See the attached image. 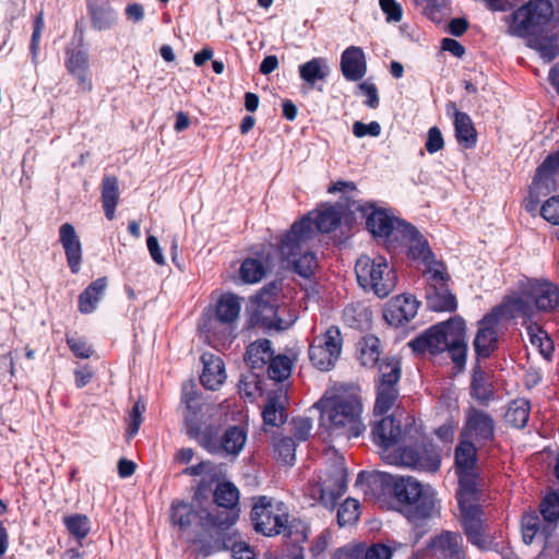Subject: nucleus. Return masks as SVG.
Listing matches in <instances>:
<instances>
[{
	"label": "nucleus",
	"instance_id": "1",
	"mask_svg": "<svg viewBox=\"0 0 559 559\" xmlns=\"http://www.w3.org/2000/svg\"><path fill=\"white\" fill-rule=\"evenodd\" d=\"M341 223V214L332 206L304 216L295 222L281 238L280 254L300 276L309 277L318 266L309 241L317 233H330Z\"/></svg>",
	"mask_w": 559,
	"mask_h": 559
},
{
	"label": "nucleus",
	"instance_id": "2",
	"mask_svg": "<svg viewBox=\"0 0 559 559\" xmlns=\"http://www.w3.org/2000/svg\"><path fill=\"white\" fill-rule=\"evenodd\" d=\"M373 433L383 448L381 456L386 463L427 473L439 471L441 455L431 443L392 449L402 437L401 425L392 416L380 420Z\"/></svg>",
	"mask_w": 559,
	"mask_h": 559
},
{
	"label": "nucleus",
	"instance_id": "3",
	"mask_svg": "<svg viewBox=\"0 0 559 559\" xmlns=\"http://www.w3.org/2000/svg\"><path fill=\"white\" fill-rule=\"evenodd\" d=\"M414 350L431 354L448 350L453 362L462 368L466 358L465 326L459 319L450 320L429 329L411 343Z\"/></svg>",
	"mask_w": 559,
	"mask_h": 559
},
{
	"label": "nucleus",
	"instance_id": "4",
	"mask_svg": "<svg viewBox=\"0 0 559 559\" xmlns=\"http://www.w3.org/2000/svg\"><path fill=\"white\" fill-rule=\"evenodd\" d=\"M317 406L331 429L341 430L347 438L359 437L365 430L360 421L361 405L354 395L335 394L325 396Z\"/></svg>",
	"mask_w": 559,
	"mask_h": 559
},
{
	"label": "nucleus",
	"instance_id": "5",
	"mask_svg": "<svg viewBox=\"0 0 559 559\" xmlns=\"http://www.w3.org/2000/svg\"><path fill=\"white\" fill-rule=\"evenodd\" d=\"M532 312L523 299H506L502 305L495 308L480 322L474 345L477 354L488 357L497 347L496 325L500 320H509L518 316H526Z\"/></svg>",
	"mask_w": 559,
	"mask_h": 559
},
{
	"label": "nucleus",
	"instance_id": "6",
	"mask_svg": "<svg viewBox=\"0 0 559 559\" xmlns=\"http://www.w3.org/2000/svg\"><path fill=\"white\" fill-rule=\"evenodd\" d=\"M325 456L330 465L316 479L310 481L309 492L313 499L319 500L324 506H333L345 492L346 468L343 456L335 450H329Z\"/></svg>",
	"mask_w": 559,
	"mask_h": 559
},
{
	"label": "nucleus",
	"instance_id": "7",
	"mask_svg": "<svg viewBox=\"0 0 559 559\" xmlns=\"http://www.w3.org/2000/svg\"><path fill=\"white\" fill-rule=\"evenodd\" d=\"M355 272L360 286L379 297H386L395 288V271L383 257H360L356 262Z\"/></svg>",
	"mask_w": 559,
	"mask_h": 559
},
{
	"label": "nucleus",
	"instance_id": "8",
	"mask_svg": "<svg viewBox=\"0 0 559 559\" xmlns=\"http://www.w3.org/2000/svg\"><path fill=\"white\" fill-rule=\"evenodd\" d=\"M552 15V4L548 0H532L513 13L510 32L532 37L555 24L550 21Z\"/></svg>",
	"mask_w": 559,
	"mask_h": 559
},
{
	"label": "nucleus",
	"instance_id": "9",
	"mask_svg": "<svg viewBox=\"0 0 559 559\" xmlns=\"http://www.w3.org/2000/svg\"><path fill=\"white\" fill-rule=\"evenodd\" d=\"M392 491L400 503L415 506L417 518H428L435 511L433 493L429 489H425L418 480L411 476L393 478Z\"/></svg>",
	"mask_w": 559,
	"mask_h": 559
},
{
	"label": "nucleus",
	"instance_id": "10",
	"mask_svg": "<svg viewBox=\"0 0 559 559\" xmlns=\"http://www.w3.org/2000/svg\"><path fill=\"white\" fill-rule=\"evenodd\" d=\"M343 346V337L337 326H330L317 335L309 348L312 364L320 370H330L338 359Z\"/></svg>",
	"mask_w": 559,
	"mask_h": 559
},
{
	"label": "nucleus",
	"instance_id": "11",
	"mask_svg": "<svg viewBox=\"0 0 559 559\" xmlns=\"http://www.w3.org/2000/svg\"><path fill=\"white\" fill-rule=\"evenodd\" d=\"M255 531L267 535L286 532L288 515L280 503H273L267 497H260L251 514Z\"/></svg>",
	"mask_w": 559,
	"mask_h": 559
},
{
	"label": "nucleus",
	"instance_id": "12",
	"mask_svg": "<svg viewBox=\"0 0 559 559\" xmlns=\"http://www.w3.org/2000/svg\"><path fill=\"white\" fill-rule=\"evenodd\" d=\"M477 500L478 490L459 491V503L465 533L473 544L478 547H483L485 545V538L483 535V522Z\"/></svg>",
	"mask_w": 559,
	"mask_h": 559
},
{
	"label": "nucleus",
	"instance_id": "13",
	"mask_svg": "<svg viewBox=\"0 0 559 559\" xmlns=\"http://www.w3.org/2000/svg\"><path fill=\"white\" fill-rule=\"evenodd\" d=\"M559 169V151L550 154L537 168L530 188L527 207L534 210L540 197H546L556 189V175Z\"/></svg>",
	"mask_w": 559,
	"mask_h": 559
},
{
	"label": "nucleus",
	"instance_id": "14",
	"mask_svg": "<svg viewBox=\"0 0 559 559\" xmlns=\"http://www.w3.org/2000/svg\"><path fill=\"white\" fill-rule=\"evenodd\" d=\"M455 464L460 477L459 491L478 490L476 448L471 440L462 438L455 451Z\"/></svg>",
	"mask_w": 559,
	"mask_h": 559
},
{
	"label": "nucleus",
	"instance_id": "15",
	"mask_svg": "<svg viewBox=\"0 0 559 559\" xmlns=\"http://www.w3.org/2000/svg\"><path fill=\"white\" fill-rule=\"evenodd\" d=\"M286 312V307H280L271 293L264 290L257 297L254 314L262 326L276 330L287 329L293 319H285Z\"/></svg>",
	"mask_w": 559,
	"mask_h": 559
},
{
	"label": "nucleus",
	"instance_id": "16",
	"mask_svg": "<svg viewBox=\"0 0 559 559\" xmlns=\"http://www.w3.org/2000/svg\"><path fill=\"white\" fill-rule=\"evenodd\" d=\"M509 299H523L532 312L526 314L531 318L535 311H551L559 306V288L550 283H535L530 290L522 296L510 297Z\"/></svg>",
	"mask_w": 559,
	"mask_h": 559
},
{
	"label": "nucleus",
	"instance_id": "17",
	"mask_svg": "<svg viewBox=\"0 0 559 559\" xmlns=\"http://www.w3.org/2000/svg\"><path fill=\"white\" fill-rule=\"evenodd\" d=\"M495 425L492 418L481 412L472 408L468 412L467 420L464 430L462 431V438L467 440H476L478 442H488L493 438Z\"/></svg>",
	"mask_w": 559,
	"mask_h": 559
},
{
	"label": "nucleus",
	"instance_id": "18",
	"mask_svg": "<svg viewBox=\"0 0 559 559\" xmlns=\"http://www.w3.org/2000/svg\"><path fill=\"white\" fill-rule=\"evenodd\" d=\"M288 404V392L284 385L269 392L262 412L264 424L278 427L287 419L286 406Z\"/></svg>",
	"mask_w": 559,
	"mask_h": 559
},
{
	"label": "nucleus",
	"instance_id": "19",
	"mask_svg": "<svg viewBox=\"0 0 559 559\" xmlns=\"http://www.w3.org/2000/svg\"><path fill=\"white\" fill-rule=\"evenodd\" d=\"M417 308L418 304L413 297L396 296L389 301L384 310V319L389 324L397 326L413 319Z\"/></svg>",
	"mask_w": 559,
	"mask_h": 559
},
{
	"label": "nucleus",
	"instance_id": "20",
	"mask_svg": "<svg viewBox=\"0 0 559 559\" xmlns=\"http://www.w3.org/2000/svg\"><path fill=\"white\" fill-rule=\"evenodd\" d=\"M239 491L237 487L229 483H221L214 491V506L224 509V523H236L239 516Z\"/></svg>",
	"mask_w": 559,
	"mask_h": 559
},
{
	"label": "nucleus",
	"instance_id": "21",
	"mask_svg": "<svg viewBox=\"0 0 559 559\" xmlns=\"http://www.w3.org/2000/svg\"><path fill=\"white\" fill-rule=\"evenodd\" d=\"M202 362L203 371L200 377L202 384L210 390H216L226 380L223 359L217 355L205 353L202 356Z\"/></svg>",
	"mask_w": 559,
	"mask_h": 559
},
{
	"label": "nucleus",
	"instance_id": "22",
	"mask_svg": "<svg viewBox=\"0 0 559 559\" xmlns=\"http://www.w3.org/2000/svg\"><path fill=\"white\" fill-rule=\"evenodd\" d=\"M528 45L550 61L559 53V24H554L537 35L530 37Z\"/></svg>",
	"mask_w": 559,
	"mask_h": 559
},
{
	"label": "nucleus",
	"instance_id": "23",
	"mask_svg": "<svg viewBox=\"0 0 559 559\" xmlns=\"http://www.w3.org/2000/svg\"><path fill=\"white\" fill-rule=\"evenodd\" d=\"M207 531V535L194 539L190 546V550L195 556V558H205L212 554L228 549L229 534H219L214 530Z\"/></svg>",
	"mask_w": 559,
	"mask_h": 559
},
{
	"label": "nucleus",
	"instance_id": "24",
	"mask_svg": "<svg viewBox=\"0 0 559 559\" xmlns=\"http://www.w3.org/2000/svg\"><path fill=\"white\" fill-rule=\"evenodd\" d=\"M461 540L459 534L443 532L431 542V549L443 559H464Z\"/></svg>",
	"mask_w": 559,
	"mask_h": 559
},
{
	"label": "nucleus",
	"instance_id": "25",
	"mask_svg": "<svg viewBox=\"0 0 559 559\" xmlns=\"http://www.w3.org/2000/svg\"><path fill=\"white\" fill-rule=\"evenodd\" d=\"M341 68L346 79L353 81L361 79L366 72L362 50L357 47L347 48L342 55Z\"/></svg>",
	"mask_w": 559,
	"mask_h": 559
},
{
	"label": "nucleus",
	"instance_id": "26",
	"mask_svg": "<svg viewBox=\"0 0 559 559\" xmlns=\"http://www.w3.org/2000/svg\"><path fill=\"white\" fill-rule=\"evenodd\" d=\"M357 354L361 366L376 367L382 355L381 341L374 335L364 336L357 344Z\"/></svg>",
	"mask_w": 559,
	"mask_h": 559
},
{
	"label": "nucleus",
	"instance_id": "27",
	"mask_svg": "<svg viewBox=\"0 0 559 559\" xmlns=\"http://www.w3.org/2000/svg\"><path fill=\"white\" fill-rule=\"evenodd\" d=\"M270 267L269 254L260 258L246 259L240 266V277L243 282L253 284L260 282Z\"/></svg>",
	"mask_w": 559,
	"mask_h": 559
},
{
	"label": "nucleus",
	"instance_id": "28",
	"mask_svg": "<svg viewBox=\"0 0 559 559\" xmlns=\"http://www.w3.org/2000/svg\"><path fill=\"white\" fill-rule=\"evenodd\" d=\"M240 313V298L227 293L219 297L215 307L216 319L221 323H233Z\"/></svg>",
	"mask_w": 559,
	"mask_h": 559
},
{
	"label": "nucleus",
	"instance_id": "29",
	"mask_svg": "<svg viewBox=\"0 0 559 559\" xmlns=\"http://www.w3.org/2000/svg\"><path fill=\"white\" fill-rule=\"evenodd\" d=\"M200 525L204 530H214L219 534H227L235 523H224V509L222 507L212 506L198 512Z\"/></svg>",
	"mask_w": 559,
	"mask_h": 559
},
{
	"label": "nucleus",
	"instance_id": "30",
	"mask_svg": "<svg viewBox=\"0 0 559 559\" xmlns=\"http://www.w3.org/2000/svg\"><path fill=\"white\" fill-rule=\"evenodd\" d=\"M428 305L436 311H453L456 308L455 297L445 286L430 285L427 289Z\"/></svg>",
	"mask_w": 559,
	"mask_h": 559
},
{
	"label": "nucleus",
	"instance_id": "31",
	"mask_svg": "<svg viewBox=\"0 0 559 559\" xmlns=\"http://www.w3.org/2000/svg\"><path fill=\"white\" fill-rule=\"evenodd\" d=\"M273 352L271 349L270 341L259 340L251 343L246 352V362L252 368H262L271 360Z\"/></svg>",
	"mask_w": 559,
	"mask_h": 559
},
{
	"label": "nucleus",
	"instance_id": "32",
	"mask_svg": "<svg viewBox=\"0 0 559 559\" xmlns=\"http://www.w3.org/2000/svg\"><path fill=\"white\" fill-rule=\"evenodd\" d=\"M245 443H246L245 431L239 427H230L223 435L221 445L210 447L209 450L211 452L223 450L227 454L236 455L241 451Z\"/></svg>",
	"mask_w": 559,
	"mask_h": 559
},
{
	"label": "nucleus",
	"instance_id": "33",
	"mask_svg": "<svg viewBox=\"0 0 559 559\" xmlns=\"http://www.w3.org/2000/svg\"><path fill=\"white\" fill-rule=\"evenodd\" d=\"M107 283L105 278H98L93 282L80 295L79 307L83 313H90L95 309Z\"/></svg>",
	"mask_w": 559,
	"mask_h": 559
},
{
	"label": "nucleus",
	"instance_id": "34",
	"mask_svg": "<svg viewBox=\"0 0 559 559\" xmlns=\"http://www.w3.org/2000/svg\"><path fill=\"white\" fill-rule=\"evenodd\" d=\"M119 190L116 177H106L103 181L102 201L106 217L112 219L115 217V207L118 203Z\"/></svg>",
	"mask_w": 559,
	"mask_h": 559
},
{
	"label": "nucleus",
	"instance_id": "35",
	"mask_svg": "<svg viewBox=\"0 0 559 559\" xmlns=\"http://www.w3.org/2000/svg\"><path fill=\"white\" fill-rule=\"evenodd\" d=\"M530 416V403L526 400H515L513 401L506 415V421L510 424L514 428H523Z\"/></svg>",
	"mask_w": 559,
	"mask_h": 559
},
{
	"label": "nucleus",
	"instance_id": "36",
	"mask_svg": "<svg viewBox=\"0 0 559 559\" xmlns=\"http://www.w3.org/2000/svg\"><path fill=\"white\" fill-rule=\"evenodd\" d=\"M399 390L396 386L379 384L374 403V413L378 415L389 412L397 402Z\"/></svg>",
	"mask_w": 559,
	"mask_h": 559
},
{
	"label": "nucleus",
	"instance_id": "37",
	"mask_svg": "<svg viewBox=\"0 0 559 559\" xmlns=\"http://www.w3.org/2000/svg\"><path fill=\"white\" fill-rule=\"evenodd\" d=\"M401 378L400 361L394 358H385L379 365V384L396 386Z\"/></svg>",
	"mask_w": 559,
	"mask_h": 559
},
{
	"label": "nucleus",
	"instance_id": "38",
	"mask_svg": "<svg viewBox=\"0 0 559 559\" xmlns=\"http://www.w3.org/2000/svg\"><path fill=\"white\" fill-rule=\"evenodd\" d=\"M455 131L460 142H464L469 146L476 141V130L473 126L471 118L461 111L455 112Z\"/></svg>",
	"mask_w": 559,
	"mask_h": 559
},
{
	"label": "nucleus",
	"instance_id": "39",
	"mask_svg": "<svg viewBox=\"0 0 559 559\" xmlns=\"http://www.w3.org/2000/svg\"><path fill=\"white\" fill-rule=\"evenodd\" d=\"M299 73L307 83L313 85L316 81L326 76V67L322 59L314 58L300 66Z\"/></svg>",
	"mask_w": 559,
	"mask_h": 559
},
{
	"label": "nucleus",
	"instance_id": "40",
	"mask_svg": "<svg viewBox=\"0 0 559 559\" xmlns=\"http://www.w3.org/2000/svg\"><path fill=\"white\" fill-rule=\"evenodd\" d=\"M527 334L532 346L536 347L545 358H548L552 353L554 345L547 333L537 325H530Z\"/></svg>",
	"mask_w": 559,
	"mask_h": 559
},
{
	"label": "nucleus",
	"instance_id": "41",
	"mask_svg": "<svg viewBox=\"0 0 559 559\" xmlns=\"http://www.w3.org/2000/svg\"><path fill=\"white\" fill-rule=\"evenodd\" d=\"M360 514V504L356 499L347 498L338 508L337 521L341 526L354 524Z\"/></svg>",
	"mask_w": 559,
	"mask_h": 559
},
{
	"label": "nucleus",
	"instance_id": "42",
	"mask_svg": "<svg viewBox=\"0 0 559 559\" xmlns=\"http://www.w3.org/2000/svg\"><path fill=\"white\" fill-rule=\"evenodd\" d=\"M269 362L267 371L271 379L281 382L290 376L292 362L288 357L278 355L272 357Z\"/></svg>",
	"mask_w": 559,
	"mask_h": 559
},
{
	"label": "nucleus",
	"instance_id": "43",
	"mask_svg": "<svg viewBox=\"0 0 559 559\" xmlns=\"http://www.w3.org/2000/svg\"><path fill=\"white\" fill-rule=\"evenodd\" d=\"M68 531L76 539H83L90 533V520L86 515L74 514L63 520Z\"/></svg>",
	"mask_w": 559,
	"mask_h": 559
},
{
	"label": "nucleus",
	"instance_id": "44",
	"mask_svg": "<svg viewBox=\"0 0 559 559\" xmlns=\"http://www.w3.org/2000/svg\"><path fill=\"white\" fill-rule=\"evenodd\" d=\"M367 226L373 235L388 236L392 229V222L383 212H373L367 219Z\"/></svg>",
	"mask_w": 559,
	"mask_h": 559
},
{
	"label": "nucleus",
	"instance_id": "45",
	"mask_svg": "<svg viewBox=\"0 0 559 559\" xmlns=\"http://www.w3.org/2000/svg\"><path fill=\"white\" fill-rule=\"evenodd\" d=\"M228 549L231 551L234 559H254L253 549L234 532L228 535Z\"/></svg>",
	"mask_w": 559,
	"mask_h": 559
},
{
	"label": "nucleus",
	"instance_id": "46",
	"mask_svg": "<svg viewBox=\"0 0 559 559\" xmlns=\"http://www.w3.org/2000/svg\"><path fill=\"white\" fill-rule=\"evenodd\" d=\"M197 516L198 514L194 513L192 507L188 503L180 502L173 507L171 521L181 530L187 528Z\"/></svg>",
	"mask_w": 559,
	"mask_h": 559
},
{
	"label": "nucleus",
	"instance_id": "47",
	"mask_svg": "<svg viewBox=\"0 0 559 559\" xmlns=\"http://www.w3.org/2000/svg\"><path fill=\"white\" fill-rule=\"evenodd\" d=\"M274 451L278 460L285 464H292L295 460V442L289 437H278L274 440Z\"/></svg>",
	"mask_w": 559,
	"mask_h": 559
},
{
	"label": "nucleus",
	"instance_id": "48",
	"mask_svg": "<svg viewBox=\"0 0 559 559\" xmlns=\"http://www.w3.org/2000/svg\"><path fill=\"white\" fill-rule=\"evenodd\" d=\"M425 263L427 265L426 273L429 275V286H445L449 276L445 272V266L443 263L436 261L433 255H431V259L428 261H425Z\"/></svg>",
	"mask_w": 559,
	"mask_h": 559
},
{
	"label": "nucleus",
	"instance_id": "49",
	"mask_svg": "<svg viewBox=\"0 0 559 559\" xmlns=\"http://www.w3.org/2000/svg\"><path fill=\"white\" fill-rule=\"evenodd\" d=\"M540 512L548 522L559 519V496L556 492L548 493L540 503Z\"/></svg>",
	"mask_w": 559,
	"mask_h": 559
},
{
	"label": "nucleus",
	"instance_id": "50",
	"mask_svg": "<svg viewBox=\"0 0 559 559\" xmlns=\"http://www.w3.org/2000/svg\"><path fill=\"white\" fill-rule=\"evenodd\" d=\"M472 394L478 400H487L490 395V388L487 382L486 373L481 370H475L472 380Z\"/></svg>",
	"mask_w": 559,
	"mask_h": 559
},
{
	"label": "nucleus",
	"instance_id": "51",
	"mask_svg": "<svg viewBox=\"0 0 559 559\" xmlns=\"http://www.w3.org/2000/svg\"><path fill=\"white\" fill-rule=\"evenodd\" d=\"M239 393L248 399H252L259 390L258 376L253 372L243 374L238 384Z\"/></svg>",
	"mask_w": 559,
	"mask_h": 559
},
{
	"label": "nucleus",
	"instance_id": "52",
	"mask_svg": "<svg viewBox=\"0 0 559 559\" xmlns=\"http://www.w3.org/2000/svg\"><path fill=\"white\" fill-rule=\"evenodd\" d=\"M539 520L536 515H525L522 520V535L525 544L530 545L538 532Z\"/></svg>",
	"mask_w": 559,
	"mask_h": 559
},
{
	"label": "nucleus",
	"instance_id": "53",
	"mask_svg": "<svg viewBox=\"0 0 559 559\" xmlns=\"http://www.w3.org/2000/svg\"><path fill=\"white\" fill-rule=\"evenodd\" d=\"M542 216L554 225L559 224V197H552L540 209Z\"/></svg>",
	"mask_w": 559,
	"mask_h": 559
},
{
	"label": "nucleus",
	"instance_id": "54",
	"mask_svg": "<svg viewBox=\"0 0 559 559\" xmlns=\"http://www.w3.org/2000/svg\"><path fill=\"white\" fill-rule=\"evenodd\" d=\"M392 549L384 544H373L370 547L364 546V559H391Z\"/></svg>",
	"mask_w": 559,
	"mask_h": 559
},
{
	"label": "nucleus",
	"instance_id": "55",
	"mask_svg": "<svg viewBox=\"0 0 559 559\" xmlns=\"http://www.w3.org/2000/svg\"><path fill=\"white\" fill-rule=\"evenodd\" d=\"M388 21L399 22L402 19L401 5L395 0H379Z\"/></svg>",
	"mask_w": 559,
	"mask_h": 559
},
{
	"label": "nucleus",
	"instance_id": "56",
	"mask_svg": "<svg viewBox=\"0 0 559 559\" xmlns=\"http://www.w3.org/2000/svg\"><path fill=\"white\" fill-rule=\"evenodd\" d=\"M60 240L64 249L80 245L72 225L63 224L60 228Z\"/></svg>",
	"mask_w": 559,
	"mask_h": 559
},
{
	"label": "nucleus",
	"instance_id": "57",
	"mask_svg": "<svg viewBox=\"0 0 559 559\" xmlns=\"http://www.w3.org/2000/svg\"><path fill=\"white\" fill-rule=\"evenodd\" d=\"M333 559H364V545L341 548L334 554Z\"/></svg>",
	"mask_w": 559,
	"mask_h": 559
},
{
	"label": "nucleus",
	"instance_id": "58",
	"mask_svg": "<svg viewBox=\"0 0 559 559\" xmlns=\"http://www.w3.org/2000/svg\"><path fill=\"white\" fill-rule=\"evenodd\" d=\"M415 243L411 245L409 253L414 259H421L424 262L431 259L432 252L430 251L427 242L414 239Z\"/></svg>",
	"mask_w": 559,
	"mask_h": 559
},
{
	"label": "nucleus",
	"instance_id": "59",
	"mask_svg": "<svg viewBox=\"0 0 559 559\" xmlns=\"http://www.w3.org/2000/svg\"><path fill=\"white\" fill-rule=\"evenodd\" d=\"M380 124L378 122H371L369 124H365L362 122L356 121L353 127V132L356 136L362 138L367 134L377 136L380 133Z\"/></svg>",
	"mask_w": 559,
	"mask_h": 559
},
{
	"label": "nucleus",
	"instance_id": "60",
	"mask_svg": "<svg viewBox=\"0 0 559 559\" xmlns=\"http://www.w3.org/2000/svg\"><path fill=\"white\" fill-rule=\"evenodd\" d=\"M443 147V139L440 130L433 127L428 132L426 148L429 153H435Z\"/></svg>",
	"mask_w": 559,
	"mask_h": 559
},
{
	"label": "nucleus",
	"instance_id": "61",
	"mask_svg": "<svg viewBox=\"0 0 559 559\" xmlns=\"http://www.w3.org/2000/svg\"><path fill=\"white\" fill-rule=\"evenodd\" d=\"M286 532L296 545L302 544L308 538L307 528L301 523H293L290 526H287Z\"/></svg>",
	"mask_w": 559,
	"mask_h": 559
},
{
	"label": "nucleus",
	"instance_id": "62",
	"mask_svg": "<svg viewBox=\"0 0 559 559\" xmlns=\"http://www.w3.org/2000/svg\"><path fill=\"white\" fill-rule=\"evenodd\" d=\"M295 437L299 440H306L311 431V420L309 418H297L293 420Z\"/></svg>",
	"mask_w": 559,
	"mask_h": 559
},
{
	"label": "nucleus",
	"instance_id": "63",
	"mask_svg": "<svg viewBox=\"0 0 559 559\" xmlns=\"http://www.w3.org/2000/svg\"><path fill=\"white\" fill-rule=\"evenodd\" d=\"M68 344L72 352L80 358H88L92 355V349L82 340L70 337Z\"/></svg>",
	"mask_w": 559,
	"mask_h": 559
},
{
	"label": "nucleus",
	"instance_id": "64",
	"mask_svg": "<svg viewBox=\"0 0 559 559\" xmlns=\"http://www.w3.org/2000/svg\"><path fill=\"white\" fill-rule=\"evenodd\" d=\"M87 59L84 53L75 52L69 59V69L72 73L81 74V72L86 68Z\"/></svg>",
	"mask_w": 559,
	"mask_h": 559
}]
</instances>
